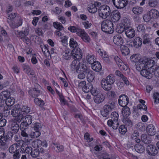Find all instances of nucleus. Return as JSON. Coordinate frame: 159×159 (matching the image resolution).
Listing matches in <instances>:
<instances>
[{"mask_svg": "<svg viewBox=\"0 0 159 159\" xmlns=\"http://www.w3.org/2000/svg\"><path fill=\"white\" fill-rule=\"evenodd\" d=\"M80 69V73L78 75V78L80 79H82L86 75L89 82H91L94 78V75L93 71L88 69L86 65H83V67Z\"/></svg>", "mask_w": 159, "mask_h": 159, "instance_id": "obj_1", "label": "nucleus"}, {"mask_svg": "<svg viewBox=\"0 0 159 159\" xmlns=\"http://www.w3.org/2000/svg\"><path fill=\"white\" fill-rule=\"evenodd\" d=\"M101 29L102 30L109 34L112 33L114 30L113 24L110 20L106 19L102 21L101 24Z\"/></svg>", "mask_w": 159, "mask_h": 159, "instance_id": "obj_2", "label": "nucleus"}, {"mask_svg": "<svg viewBox=\"0 0 159 159\" xmlns=\"http://www.w3.org/2000/svg\"><path fill=\"white\" fill-rule=\"evenodd\" d=\"M98 11L99 16L103 19L107 18L111 14L110 7L105 5L100 6L98 10Z\"/></svg>", "mask_w": 159, "mask_h": 159, "instance_id": "obj_3", "label": "nucleus"}, {"mask_svg": "<svg viewBox=\"0 0 159 159\" xmlns=\"http://www.w3.org/2000/svg\"><path fill=\"white\" fill-rule=\"evenodd\" d=\"M77 59H75L73 61L70 65V67L72 70H76L77 72L80 73V68L83 67V65H86L83 63H80Z\"/></svg>", "mask_w": 159, "mask_h": 159, "instance_id": "obj_4", "label": "nucleus"}, {"mask_svg": "<svg viewBox=\"0 0 159 159\" xmlns=\"http://www.w3.org/2000/svg\"><path fill=\"white\" fill-rule=\"evenodd\" d=\"M32 116L30 115H26L24 117V120L20 126V128L23 129V127H27L32 123Z\"/></svg>", "mask_w": 159, "mask_h": 159, "instance_id": "obj_5", "label": "nucleus"}, {"mask_svg": "<svg viewBox=\"0 0 159 159\" xmlns=\"http://www.w3.org/2000/svg\"><path fill=\"white\" fill-rule=\"evenodd\" d=\"M114 6L117 9L124 8L127 4V0H112Z\"/></svg>", "mask_w": 159, "mask_h": 159, "instance_id": "obj_6", "label": "nucleus"}, {"mask_svg": "<svg viewBox=\"0 0 159 159\" xmlns=\"http://www.w3.org/2000/svg\"><path fill=\"white\" fill-rule=\"evenodd\" d=\"M71 56L74 59L79 60L82 57V52L81 50L78 47L74 48L71 52Z\"/></svg>", "mask_w": 159, "mask_h": 159, "instance_id": "obj_7", "label": "nucleus"}, {"mask_svg": "<svg viewBox=\"0 0 159 159\" xmlns=\"http://www.w3.org/2000/svg\"><path fill=\"white\" fill-rule=\"evenodd\" d=\"M114 60L120 70L124 71L127 70L128 66L123 63L122 60L118 56L115 57Z\"/></svg>", "mask_w": 159, "mask_h": 159, "instance_id": "obj_8", "label": "nucleus"}, {"mask_svg": "<svg viewBox=\"0 0 159 159\" xmlns=\"http://www.w3.org/2000/svg\"><path fill=\"white\" fill-rule=\"evenodd\" d=\"M118 102L120 106L125 107L128 104L129 99L127 96L125 95H122L120 96Z\"/></svg>", "mask_w": 159, "mask_h": 159, "instance_id": "obj_9", "label": "nucleus"}, {"mask_svg": "<svg viewBox=\"0 0 159 159\" xmlns=\"http://www.w3.org/2000/svg\"><path fill=\"white\" fill-rule=\"evenodd\" d=\"M146 151L148 154L150 155L154 156L158 152L156 147L152 145H148L146 148Z\"/></svg>", "mask_w": 159, "mask_h": 159, "instance_id": "obj_10", "label": "nucleus"}, {"mask_svg": "<svg viewBox=\"0 0 159 159\" xmlns=\"http://www.w3.org/2000/svg\"><path fill=\"white\" fill-rule=\"evenodd\" d=\"M113 41L115 44L120 47L124 43L122 37L119 35H116L114 36Z\"/></svg>", "mask_w": 159, "mask_h": 159, "instance_id": "obj_11", "label": "nucleus"}, {"mask_svg": "<svg viewBox=\"0 0 159 159\" xmlns=\"http://www.w3.org/2000/svg\"><path fill=\"white\" fill-rule=\"evenodd\" d=\"M125 32L126 36L129 38H133L135 35L134 30L131 27H126Z\"/></svg>", "mask_w": 159, "mask_h": 159, "instance_id": "obj_12", "label": "nucleus"}, {"mask_svg": "<svg viewBox=\"0 0 159 159\" xmlns=\"http://www.w3.org/2000/svg\"><path fill=\"white\" fill-rule=\"evenodd\" d=\"M105 99V97L102 93H98L93 98L94 102L98 104L102 103Z\"/></svg>", "mask_w": 159, "mask_h": 159, "instance_id": "obj_13", "label": "nucleus"}, {"mask_svg": "<svg viewBox=\"0 0 159 159\" xmlns=\"http://www.w3.org/2000/svg\"><path fill=\"white\" fill-rule=\"evenodd\" d=\"M140 73L143 76L149 79H151L153 76L152 73L146 69H143L140 71Z\"/></svg>", "mask_w": 159, "mask_h": 159, "instance_id": "obj_14", "label": "nucleus"}, {"mask_svg": "<svg viewBox=\"0 0 159 159\" xmlns=\"http://www.w3.org/2000/svg\"><path fill=\"white\" fill-rule=\"evenodd\" d=\"M112 109L109 107V105H105L103 108L101 112L102 115L104 117H107L109 113L111 112Z\"/></svg>", "mask_w": 159, "mask_h": 159, "instance_id": "obj_15", "label": "nucleus"}, {"mask_svg": "<svg viewBox=\"0 0 159 159\" xmlns=\"http://www.w3.org/2000/svg\"><path fill=\"white\" fill-rule=\"evenodd\" d=\"M143 60L146 68H152L155 65V62L154 61L150 58L146 59Z\"/></svg>", "mask_w": 159, "mask_h": 159, "instance_id": "obj_16", "label": "nucleus"}, {"mask_svg": "<svg viewBox=\"0 0 159 159\" xmlns=\"http://www.w3.org/2000/svg\"><path fill=\"white\" fill-rule=\"evenodd\" d=\"M119 115L117 112L116 111L112 112L110 116L111 119L107 121V124L110 125L111 124L112 121H116V123L118 121Z\"/></svg>", "mask_w": 159, "mask_h": 159, "instance_id": "obj_17", "label": "nucleus"}, {"mask_svg": "<svg viewBox=\"0 0 159 159\" xmlns=\"http://www.w3.org/2000/svg\"><path fill=\"white\" fill-rule=\"evenodd\" d=\"M111 19L112 21H118L120 19V12L117 11H114L111 14Z\"/></svg>", "mask_w": 159, "mask_h": 159, "instance_id": "obj_18", "label": "nucleus"}, {"mask_svg": "<svg viewBox=\"0 0 159 159\" xmlns=\"http://www.w3.org/2000/svg\"><path fill=\"white\" fill-rule=\"evenodd\" d=\"M101 84L103 89L106 91H109L111 89V85L105 80L103 79L101 82Z\"/></svg>", "mask_w": 159, "mask_h": 159, "instance_id": "obj_19", "label": "nucleus"}, {"mask_svg": "<svg viewBox=\"0 0 159 159\" xmlns=\"http://www.w3.org/2000/svg\"><path fill=\"white\" fill-rule=\"evenodd\" d=\"M11 129L14 133H16L18 132L20 127L19 124L15 120H12L11 122Z\"/></svg>", "mask_w": 159, "mask_h": 159, "instance_id": "obj_20", "label": "nucleus"}, {"mask_svg": "<svg viewBox=\"0 0 159 159\" xmlns=\"http://www.w3.org/2000/svg\"><path fill=\"white\" fill-rule=\"evenodd\" d=\"M146 130L148 134L150 136H153L155 134V128L152 124L148 125L146 128Z\"/></svg>", "mask_w": 159, "mask_h": 159, "instance_id": "obj_21", "label": "nucleus"}, {"mask_svg": "<svg viewBox=\"0 0 159 159\" xmlns=\"http://www.w3.org/2000/svg\"><path fill=\"white\" fill-rule=\"evenodd\" d=\"M136 69L139 71L140 72L143 69L146 68L145 64L143 62V60H140L137 62L135 64Z\"/></svg>", "mask_w": 159, "mask_h": 159, "instance_id": "obj_22", "label": "nucleus"}, {"mask_svg": "<svg viewBox=\"0 0 159 159\" xmlns=\"http://www.w3.org/2000/svg\"><path fill=\"white\" fill-rule=\"evenodd\" d=\"M63 58L66 60H69L71 58V52L68 49H66L62 53Z\"/></svg>", "mask_w": 159, "mask_h": 159, "instance_id": "obj_23", "label": "nucleus"}, {"mask_svg": "<svg viewBox=\"0 0 159 159\" xmlns=\"http://www.w3.org/2000/svg\"><path fill=\"white\" fill-rule=\"evenodd\" d=\"M142 39L139 37L135 38L133 41V46L138 48L140 47L142 44Z\"/></svg>", "mask_w": 159, "mask_h": 159, "instance_id": "obj_24", "label": "nucleus"}, {"mask_svg": "<svg viewBox=\"0 0 159 159\" xmlns=\"http://www.w3.org/2000/svg\"><path fill=\"white\" fill-rule=\"evenodd\" d=\"M22 131L21 132V135L23 137H25V140L26 142L27 143H29L31 141V139L30 138L28 134L26 133L25 130V129H26V128L23 127V129H22L20 128Z\"/></svg>", "mask_w": 159, "mask_h": 159, "instance_id": "obj_25", "label": "nucleus"}, {"mask_svg": "<svg viewBox=\"0 0 159 159\" xmlns=\"http://www.w3.org/2000/svg\"><path fill=\"white\" fill-rule=\"evenodd\" d=\"M115 74L116 75L119 76L122 78L123 81L126 85H129V82L127 78L125 77L120 71L118 70H116L115 72Z\"/></svg>", "mask_w": 159, "mask_h": 159, "instance_id": "obj_26", "label": "nucleus"}, {"mask_svg": "<svg viewBox=\"0 0 159 159\" xmlns=\"http://www.w3.org/2000/svg\"><path fill=\"white\" fill-rule=\"evenodd\" d=\"M92 69L97 72L100 71L102 69V66L100 63L98 61L95 62L91 65Z\"/></svg>", "mask_w": 159, "mask_h": 159, "instance_id": "obj_27", "label": "nucleus"}, {"mask_svg": "<svg viewBox=\"0 0 159 159\" xmlns=\"http://www.w3.org/2000/svg\"><path fill=\"white\" fill-rule=\"evenodd\" d=\"M20 111L18 106L15 105V107L11 111V114L13 117L17 116L19 114L21 113Z\"/></svg>", "mask_w": 159, "mask_h": 159, "instance_id": "obj_28", "label": "nucleus"}, {"mask_svg": "<svg viewBox=\"0 0 159 159\" xmlns=\"http://www.w3.org/2000/svg\"><path fill=\"white\" fill-rule=\"evenodd\" d=\"M40 94V91L35 87L30 90V94L33 98L38 96Z\"/></svg>", "mask_w": 159, "mask_h": 159, "instance_id": "obj_29", "label": "nucleus"}, {"mask_svg": "<svg viewBox=\"0 0 159 159\" xmlns=\"http://www.w3.org/2000/svg\"><path fill=\"white\" fill-rule=\"evenodd\" d=\"M148 14L152 18L157 19L159 16V12L158 11L155 9H152L149 11Z\"/></svg>", "mask_w": 159, "mask_h": 159, "instance_id": "obj_30", "label": "nucleus"}, {"mask_svg": "<svg viewBox=\"0 0 159 159\" xmlns=\"http://www.w3.org/2000/svg\"><path fill=\"white\" fill-rule=\"evenodd\" d=\"M19 146L17 144H14L11 146L9 149V151L10 153H13L19 151Z\"/></svg>", "mask_w": 159, "mask_h": 159, "instance_id": "obj_31", "label": "nucleus"}, {"mask_svg": "<svg viewBox=\"0 0 159 159\" xmlns=\"http://www.w3.org/2000/svg\"><path fill=\"white\" fill-rule=\"evenodd\" d=\"M15 102L14 99L12 97H8L5 100V104L9 108L14 104Z\"/></svg>", "mask_w": 159, "mask_h": 159, "instance_id": "obj_32", "label": "nucleus"}, {"mask_svg": "<svg viewBox=\"0 0 159 159\" xmlns=\"http://www.w3.org/2000/svg\"><path fill=\"white\" fill-rule=\"evenodd\" d=\"M136 151L139 153H142L145 151V147L140 144H137L135 145Z\"/></svg>", "mask_w": 159, "mask_h": 159, "instance_id": "obj_33", "label": "nucleus"}, {"mask_svg": "<svg viewBox=\"0 0 159 159\" xmlns=\"http://www.w3.org/2000/svg\"><path fill=\"white\" fill-rule=\"evenodd\" d=\"M143 8L139 6L134 7L132 8L133 12L135 14H140L143 12Z\"/></svg>", "mask_w": 159, "mask_h": 159, "instance_id": "obj_34", "label": "nucleus"}, {"mask_svg": "<svg viewBox=\"0 0 159 159\" xmlns=\"http://www.w3.org/2000/svg\"><path fill=\"white\" fill-rule=\"evenodd\" d=\"M120 49L122 54L124 55H126L129 53V48L125 45H122L120 47Z\"/></svg>", "mask_w": 159, "mask_h": 159, "instance_id": "obj_35", "label": "nucleus"}, {"mask_svg": "<svg viewBox=\"0 0 159 159\" xmlns=\"http://www.w3.org/2000/svg\"><path fill=\"white\" fill-rule=\"evenodd\" d=\"M139 135V133L137 130H135L131 136V139L133 140H135V141L136 143H139L140 141V139L137 138Z\"/></svg>", "mask_w": 159, "mask_h": 159, "instance_id": "obj_36", "label": "nucleus"}, {"mask_svg": "<svg viewBox=\"0 0 159 159\" xmlns=\"http://www.w3.org/2000/svg\"><path fill=\"white\" fill-rule=\"evenodd\" d=\"M122 115L123 116L124 118V117H128V116L130 114L129 108L127 107L123 108L122 111Z\"/></svg>", "mask_w": 159, "mask_h": 159, "instance_id": "obj_37", "label": "nucleus"}, {"mask_svg": "<svg viewBox=\"0 0 159 159\" xmlns=\"http://www.w3.org/2000/svg\"><path fill=\"white\" fill-rule=\"evenodd\" d=\"M88 9L90 12L92 13H95L98 10L95 4H93L89 5Z\"/></svg>", "mask_w": 159, "mask_h": 159, "instance_id": "obj_38", "label": "nucleus"}, {"mask_svg": "<svg viewBox=\"0 0 159 159\" xmlns=\"http://www.w3.org/2000/svg\"><path fill=\"white\" fill-rule=\"evenodd\" d=\"M93 88V85L92 84L90 83L86 84L84 88H83V91L86 93H88Z\"/></svg>", "mask_w": 159, "mask_h": 159, "instance_id": "obj_39", "label": "nucleus"}, {"mask_svg": "<svg viewBox=\"0 0 159 159\" xmlns=\"http://www.w3.org/2000/svg\"><path fill=\"white\" fill-rule=\"evenodd\" d=\"M40 135V133L39 131L32 129L30 135L32 138H36Z\"/></svg>", "mask_w": 159, "mask_h": 159, "instance_id": "obj_40", "label": "nucleus"}, {"mask_svg": "<svg viewBox=\"0 0 159 159\" xmlns=\"http://www.w3.org/2000/svg\"><path fill=\"white\" fill-rule=\"evenodd\" d=\"M86 60L88 62L92 65L96 61L94 59V57L93 55L90 54H88L86 57Z\"/></svg>", "mask_w": 159, "mask_h": 159, "instance_id": "obj_41", "label": "nucleus"}, {"mask_svg": "<svg viewBox=\"0 0 159 159\" xmlns=\"http://www.w3.org/2000/svg\"><path fill=\"white\" fill-rule=\"evenodd\" d=\"M123 121L125 124L127 126L131 127L133 125L132 121L129 117H124L123 119Z\"/></svg>", "mask_w": 159, "mask_h": 159, "instance_id": "obj_42", "label": "nucleus"}, {"mask_svg": "<svg viewBox=\"0 0 159 159\" xmlns=\"http://www.w3.org/2000/svg\"><path fill=\"white\" fill-rule=\"evenodd\" d=\"M13 134L12 132L11 131L7 132L5 135L4 134V136L2 137L4 139L3 140L6 141L8 140H10L13 136Z\"/></svg>", "mask_w": 159, "mask_h": 159, "instance_id": "obj_43", "label": "nucleus"}, {"mask_svg": "<svg viewBox=\"0 0 159 159\" xmlns=\"http://www.w3.org/2000/svg\"><path fill=\"white\" fill-rule=\"evenodd\" d=\"M105 79L111 85L114 83L115 80V77L111 75L108 76Z\"/></svg>", "mask_w": 159, "mask_h": 159, "instance_id": "obj_44", "label": "nucleus"}, {"mask_svg": "<svg viewBox=\"0 0 159 159\" xmlns=\"http://www.w3.org/2000/svg\"><path fill=\"white\" fill-rule=\"evenodd\" d=\"M53 144L54 145V146L53 147L54 148L57 152H61L63 150V146L58 144H55L54 143H53Z\"/></svg>", "mask_w": 159, "mask_h": 159, "instance_id": "obj_45", "label": "nucleus"}, {"mask_svg": "<svg viewBox=\"0 0 159 159\" xmlns=\"http://www.w3.org/2000/svg\"><path fill=\"white\" fill-rule=\"evenodd\" d=\"M39 154V150L38 148L34 149L31 152V156L34 158L38 157Z\"/></svg>", "mask_w": 159, "mask_h": 159, "instance_id": "obj_46", "label": "nucleus"}, {"mask_svg": "<svg viewBox=\"0 0 159 159\" xmlns=\"http://www.w3.org/2000/svg\"><path fill=\"white\" fill-rule=\"evenodd\" d=\"M54 27L58 30L60 31L63 29V27L61 24L58 22H55L53 23Z\"/></svg>", "mask_w": 159, "mask_h": 159, "instance_id": "obj_47", "label": "nucleus"}, {"mask_svg": "<svg viewBox=\"0 0 159 159\" xmlns=\"http://www.w3.org/2000/svg\"><path fill=\"white\" fill-rule=\"evenodd\" d=\"M35 143L37 144V147H40L41 145H42L43 147L46 148L48 146L47 142L46 140L42 142L41 140H38L35 142Z\"/></svg>", "mask_w": 159, "mask_h": 159, "instance_id": "obj_48", "label": "nucleus"}, {"mask_svg": "<svg viewBox=\"0 0 159 159\" xmlns=\"http://www.w3.org/2000/svg\"><path fill=\"white\" fill-rule=\"evenodd\" d=\"M69 44L70 47L74 48V49L77 48L78 45L76 41L73 38L70 39Z\"/></svg>", "mask_w": 159, "mask_h": 159, "instance_id": "obj_49", "label": "nucleus"}, {"mask_svg": "<svg viewBox=\"0 0 159 159\" xmlns=\"http://www.w3.org/2000/svg\"><path fill=\"white\" fill-rule=\"evenodd\" d=\"M40 47L42 49V51L44 53L46 54V53H48L49 54H50V53L49 50V46L46 45H40Z\"/></svg>", "mask_w": 159, "mask_h": 159, "instance_id": "obj_50", "label": "nucleus"}, {"mask_svg": "<svg viewBox=\"0 0 159 159\" xmlns=\"http://www.w3.org/2000/svg\"><path fill=\"white\" fill-rule=\"evenodd\" d=\"M147 136V135L145 134H142L141 136V141L145 144H148L150 143V141L148 139Z\"/></svg>", "mask_w": 159, "mask_h": 159, "instance_id": "obj_51", "label": "nucleus"}, {"mask_svg": "<svg viewBox=\"0 0 159 159\" xmlns=\"http://www.w3.org/2000/svg\"><path fill=\"white\" fill-rule=\"evenodd\" d=\"M126 27L122 26V25H118L116 28V30L117 32L118 33L121 34L124 31H125V28Z\"/></svg>", "mask_w": 159, "mask_h": 159, "instance_id": "obj_52", "label": "nucleus"}, {"mask_svg": "<svg viewBox=\"0 0 159 159\" xmlns=\"http://www.w3.org/2000/svg\"><path fill=\"white\" fill-rule=\"evenodd\" d=\"M31 127L32 129L39 131L42 128L41 124L39 123H35Z\"/></svg>", "mask_w": 159, "mask_h": 159, "instance_id": "obj_53", "label": "nucleus"}, {"mask_svg": "<svg viewBox=\"0 0 159 159\" xmlns=\"http://www.w3.org/2000/svg\"><path fill=\"white\" fill-rule=\"evenodd\" d=\"M143 43L144 44H149L150 43V39L149 38L148 35L146 34L143 37Z\"/></svg>", "mask_w": 159, "mask_h": 159, "instance_id": "obj_54", "label": "nucleus"}, {"mask_svg": "<svg viewBox=\"0 0 159 159\" xmlns=\"http://www.w3.org/2000/svg\"><path fill=\"white\" fill-rule=\"evenodd\" d=\"M15 118L12 120H15V121L19 123H20L22 120L24 118L23 115L21 113L19 114L17 116H15Z\"/></svg>", "mask_w": 159, "mask_h": 159, "instance_id": "obj_55", "label": "nucleus"}, {"mask_svg": "<svg viewBox=\"0 0 159 159\" xmlns=\"http://www.w3.org/2000/svg\"><path fill=\"white\" fill-rule=\"evenodd\" d=\"M137 30L138 32H140L142 34H144L145 33V29L143 25H139L137 28Z\"/></svg>", "mask_w": 159, "mask_h": 159, "instance_id": "obj_56", "label": "nucleus"}, {"mask_svg": "<svg viewBox=\"0 0 159 159\" xmlns=\"http://www.w3.org/2000/svg\"><path fill=\"white\" fill-rule=\"evenodd\" d=\"M30 108L26 106H23L20 109V111L23 113H28L30 112Z\"/></svg>", "mask_w": 159, "mask_h": 159, "instance_id": "obj_57", "label": "nucleus"}, {"mask_svg": "<svg viewBox=\"0 0 159 159\" xmlns=\"http://www.w3.org/2000/svg\"><path fill=\"white\" fill-rule=\"evenodd\" d=\"M138 55L137 54H133L130 57V59L132 61L136 62L139 61V59L138 57Z\"/></svg>", "mask_w": 159, "mask_h": 159, "instance_id": "obj_58", "label": "nucleus"}, {"mask_svg": "<svg viewBox=\"0 0 159 159\" xmlns=\"http://www.w3.org/2000/svg\"><path fill=\"white\" fill-rule=\"evenodd\" d=\"M7 22L12 29H15L18 27L17 24V23L16 24L12 20H7Z\"/></svg>", "mask_w": 159, "mask_h": 159, "instance_id": "obj_59", "label": "nucleus"}, {"mask_svg": "<svg viewBox=\"0 0 159 159\" xmlns=\"http://www.w3.org/2000/svg\"><path fill=\"white\" fill-rule=\"evenodd\" d=\"M9 94L7 91H3L1 93L0 97L1 98L2 97L3 98H4L6 100V98L9 97Z\"/></svg>", "mask_w": 159, "mask_h": 159, "instance_id": "obj_60", "label": "nucleus"}, {"mask_svg": "<svg viewBox=\"0 0 159 159\" xmlns=\"http://www.w3.org/2000/svg\"><path fill=\"white\" fill-rule=\"evenodd\" d=\"M115 122L112 121L111 124L110 125L108 124H107V125L111 127L113 129H117L118 127L119 123L118 121H117L116 123Z\"/></svg>", "mask_w": 159, "mask_h": 159, "instance_id": "obj_61", "label": "nucleus"}, {"mask_svg": "<svg viewBox=\"0 0 159 159\" xmlns=\"http://www.w3.org/2000/svg\"><path fill=\"white\" fill-rule=\"evenodd\" d=\"M119 131L120 133L122 134H124L127 131L126 128L125 127V125H121L120 126Z\"/></svg>", "mask_w": 159, "mask_h": 159, "instance_id": "obj_62", "label": "nucleus"}, {"mask_svg": "<svg viewBox=\"0 0 159 159\" xmlns=\"http://www.w3.org/2000/svg\"><path fill=\"white\" fill-rule=\"evenodd\" d=\"M81 37L82 39L83 40L84 42H89L90 40V39L88 35L86 32L83 33V34Z\"/></svg>", "mask_w": 159, "mask_h": 159, "instance_id": "obj_63", "label": "nucleus"}, {"mask_svg": "<svg viewBox=\"0 0 159 159\" xmlns=\"http://www.w3.org/2000/svg\"><path fill=\"white\" fill-rule=\"evenodd\" d=\"M150 6L155 7L157 5L158 2L157 0H150L148 3Z\"/></svg>", "mask_w": 159, "mask_h": 159, "instance_id": "obj_64", "label": "nucleus"}]
</instances>
